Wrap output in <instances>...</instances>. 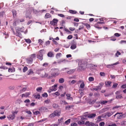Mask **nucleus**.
<instances>
[{"instance_id": "nucleus-2", "label": "nucleus", "mask_w": 126, "mask_h": 126, "mask_svg": "<svg viewBox=\"0 0 126 126\" xmlns=\"http://www.w3.org/2000/svg\"><path fill=\"white\" fill-rule=\"evenodd\" d=\"M36 57L35 54H33L31 55L27 60V62L28 63H32L33 62V59H35Z\"/></svg>"}, {"instance_id": "nucleus-7", "label": "nucleus", "mask_w": 126, "mask_h": 126, "mask_svg": "<svg viewBox=\"0 0 126 126\" xmlns=\"http://www.w3.org/2000/svg\"><path fill=\"white\" fill-rule=\"evenodd\" d=\"M39 110L40 111L47 112L48 111V109L46 107H42L39 108Z\"/></svg>"}, {"instance_id": "nucleus-59", "label": "nucleus", "mask_w": 126, "mask_h": 126, "mask_svg": "<svg viewBox=\"0 0 126 126\" xmlns=\"http://www.w3.org/2000/svg\"><path fill=\"white\" fill-rule=\"evenodd\" d=\"M118 84L117 83H115L112 86V87L113 88H116L118 85Z\"/></svg>"}, {"instance_id": "nucleus-53", "label": "nucleus", "mask_w": 126, "mask_h": 126, "mask_svg": "<svg viewBox=\"0 0 126 126\" xmlns=\"http://www.w3.org/2000/svg\"><path fill=\"white\" fill-rule=\"evenodd\" d=\"M4 14V12L3 11L0 12V17H2Z\"/></svg>"}, {"instance_id": "nucleus-38", "label": "nucleus", "mask_w": 126, "mask_h": 126, "mask_svg": "<svg viewBox=\"0 0 126 126\" xmlns=\"http://www.w3.org/2000/svg\"><path fill=\"white\" fill-rule=\"evenodd\" d=\"M94 77H90L88 78V80L90 81H94Z\"/></svg>"}, {"instance_id": "nucleus-27", "label": "nucleus", "mask_w": 126, "mask_h": 126, "mask_svg": "<svg viewBox=\"0 0 126 126\" xmlns=\"http://www.w3.org/2000/svg\"><path fill=\"white\" fill-rule=\"evenodd\" d=\"M13 13V17H16V11L14 10H13L12 11Z\"/></svg>"}, {"instance_id": "nucleus-55", "label": "nucleus", "mask_w": 126, "mask_h": 126, "mask_svg": "<svg viewBox=\"0 0 126 126\" xmlns=\"http://www.w3.org/2000/svg\"><path fill=\"white\" fill-rule=\"evenodd\" d=\"M47 118H44L42 119L41 120L38 121V122H40L42 121H45L47 120Z\"/></svg>"}, {"instance_id": "nucleus-43", "label": "nucleus", "mask_w": 126, "mask_h": 126, "mask_svg": "<svg viewBox=\"0 0 126 126\" xmlns=\"http://www.w3.org/2000/svg\"><path fill=\"white\" fill-rule=\"evenodd\" d=\"M108 102V101L106 100H103L102 101L100 102V103L102 104V105H103L105 104V103H106Z\"/></svg>"}, {"instance_id": "nucleus-36", "label": "nucleus", "mask_w": 126, "mask_h": 126, "mask_svg": "<svg viewBox=\"0 0 126 126\" xmlns=\"http://www.w3.org/2000/svg\"><path fill=\"white\" fill-rule=\"evenodd\" d=\"M56 116V115L54 114V112L50 114L49 116V117L50 118H53Z\"/></svg>"}, {"instance_id": "nucleus-46", "label": "nucleus", "mask_w": 126, "mask_h": 126, "mask_svg": "<svg viewBox=\"0 0 126 126\" xmlns=\"http://www.w3.org/2000/svg\"><path fill=\"white\" fill-rule=\"evenodd\" d=\"M32 73H33V71L32 69H30L29 70L28 72V75H30Z\"/></svg>"}, {"instance_id": "nucleus-15", "label": "nucleus", "mask_w": 126, "mask_h": 126, "mask_svg": "<svg viewBox=\"0 0 126 126\" xmlns=\"http://www.w3.org/2000/svg\"><path fill=\"white\" fill-rule=\"evenodd\" d=\"M16 33H15V34L16 36H18L20 38H22V36L20 32H19V31H18V30H17V29H16Z\"/></svg>"}, {"instance_id": "nucleus-6", "label": "nucleus", "mask_w": 126, "mask_h": 126, "mask_svg": "<svg viewBox=\"0 0 126 126\" xmlns=\"http://www.w3.org/2000/svg\"><path fill=\"white\" fill-rule=\"evenodd\" d=\"M58 21V20L56 18L53 19L52 21H50V24L52 25L53 26H55L57 24V23Z\"/></svg>"}, {"instance_id": "nucleus-22", "label": "nucleus", "mask_w": 126, "mask_h": 126, "mask_svg": "<svg viewBox=\"0 0 126 126\" xmlns=\"http://www.w3.org/2000/svg\"><path fill=\"white\" fill-rule=\"evenodd\" d=\"M47 55L48 57H51L53 56V54L51 52H49L47 53Z\"/></svg>"}, {"instance_id": "nucleus-58", "label": "nucleus", "mask_w": 126, "mask_h": 126, "mask_svg": "<svg viewBox=\"0 0 126 126\" xmlns=\"http://www.w3.org/2000/svg\"><path fill=\"white\" fill-rule=\"evenodd\" d=\"M43 42V41L41 39H39L38 40V43H39V44L41 45H42V43Z\"/></svg>"}, {"instance_id": "nucleus-42", "label": "nucleus", "mask_w": 126, "mask_h": 126, "mask_svg": "<svg viewBox=\"0 0 126 126\" xmlns=\"http://www.w3.org/2000/svg\"><path fill=\"white\" fill-rule=\"evenodd\" d=\"M26 88H23L22 89L20 90V92L22 93L26 90Z\"/></svg>"}, {"instance_id": "nucleus-29", "label": "nucleus", "mask_w": 126, "mask_h": 126, "mask_svg": "<svg viewBox=\"0 0 126 126\" xmlns=\"http://www.w3.org/2000/svg\"><path fill=\"white\" fill-rule=\"evenodd\" d=\"M64 81V79L63 78H61L59 79V83H62Z\"/></svg>"}, {"instance_id": "nucleus-34", "label": "nucleus", "mask_w": 126, "mask_h": 126, "mask_svg": "<svg viewBox=\"0 0 126 126\" xmlns=\"http://www.w3.org/2000/svg\"><path fill=\"white\" fill-rule=\"evenodd\" d=\"M122 97V94H121L118 95H117L116 96V98L117 99H121Z\"/></svg>"}, {"instance_id": "nucleus-31", "label": "nucleus", "mask_w": 126, "mask_h": 126, "mask_svg": "<svg viewBox=\"0 0 126 126\" xmlns=\"http://www.w3.org/2000/svg\"><path fill=\"white\" fill-rule=\"evenodd\" d=\"M111 116V114H110V112H107L105 113V116H107L109 117Z\"/></svg>"}, {"instance_id": "nucleus-4", "label": "nucleus", "mask_w": 126, "mask_h": 126, "mask_svg": "<svg viewBox=\"0 0 126 126\" xmlns=\"http://www.w3.org/2000/svg\"><path fill=\"white\" fill-rule=\"evenodd\" d=\"M43 51L41 50L39 51L38 54L37 55V58L41 61L43 59Z\"/></svg>"}, {"instance_id": "nucleus-64", "label": "nucleus", "mask_w": 126, "mask_h": 126, "mask_svg": "<svg viewBox=\"0 0 126 126\" xmlns=\"http://www.w3.org/2000/svg\"><path fill=\"white\" fill-rule=\"evenodd\" d=\"M105 125V123L104 122H101L99 124V125L100 126H104Z\"/></svg>"}, {"instance_id": "nucleus-52", "label": "nucleus", "mask_w": 126, "mask_h": 126, "mask_svg": "<svg viewBox=\"0 0 126 126\" xmlns=\"http://www.w3.org/2000/svg\"><path fill=\"white\" fill-rule=\"evenodd\" d=\"M121 54V53L119 51H117L116 53V56L118 57L119 55H120Z\"/></svg>"}, {"instance_id": "nucleus-41", "label": "nucleus", "mask_w": 126, "mask_h": 126, "mask_svg": "<svg viewBox=\"0 0 126 126\" xmlns=\"http://www.w3.org/2000/svg\"><path fill=\"white\" fill-rule=\"evenodd\" d=\"M28 69V68L26 66H25L24 67V68L23 70V72H25L26 71H27Z\"/></svg>"}, {"instance_id": "nucleus-5", "label": "nucleus", "mask_w": 126, "mask_h": 126, "mask_svg": "<svg viewBox=\"0 0 126 126\" xmlns=\"http://www.w3.org/2000/svg\"><path fill=\"white\" fill-rule=\"evenodd\" d=\"M104 84V83L101 82L99 84L98 86H96L95 87L93 88V89L96 91H97L98 90H100Z\"/></svg>"}, {"instance_id": "nucleus-56", "label": "nucleus", "mask_w": 126, "mask_h": 126, "mask_svg": "<svg viewBox=\"0 0 126 126\" xmlns=\"http://www.w3.org/2000/svg\"><path fill=\"white\" fill-rule=\"evenodd\" d=\"M15 87L14 86H11L9 87V89L11 90H13Z\"/></svg>"}, {"instance_id": "nucleus-24", "label": "nucleus", "mask_w": 126, "mask_h": 126, "mask_svg": "<svg viewBox=\"0 0 126 126\" xmlns=\"http://www.w3.org/2000/svg\"><path fill=\"white\" fill-rule=\"evenodd\" d=\"M23 27L20 28L18 27H16V29H17V30L18 31H20L21 32H24L23 29Z\"/></svg>"}, {"instance_id": "nucleus-32", "label": "nucleus", "mask_w": 126, "mask_h": 126, "mask_svg": "<svg viewBox=\"0 0 126 126\" xmlns=\"http://www.w3.org/2000/svg\"><path fill=\"white\" fill-rule=\"evenodd\" d=\"M69 11L70 13L72 14H75L77 13V12L75 10H70Z\"/></svg>"}, {"instance_id": "nucleus-48", "label": "nucleus", "mask_w": 126, "mask_h": 126, "mask_svg": "<svg viewBox=\"0 0 126 126\" xmlns=\"http://www.w3.org/2000/svg\"><path fill=\"white\" fill-rule=\"evenodd\" d=\"M96 101V99H94L92 101H90L89 102V104L90 105H92L93 104L94 102H95Z\"/></svg>"}, {"instance_id": "nucleus-33", "label": "nucleus", "mask_w": 126, "mask_h": 126, "mask_svg": "<svg viewBox=\"0 0 126 126\" xmlns=\"http://www.w3.org/2000/svg\"><path fill=\"white\" fill-rule=\"evenodd\" d=\"M51 17V15L49 13H47L45 16V17L46 18H48Z\"/></svg>"}, {"instance_id": "nucleus-14", "label": "nucleus", "mask_w": 126, "mask_h": 126, "mask_svg": "<svg viewBox=\"0 0 126 126\" xmlns=\"http://www.w3.org/2000/svg\"><path fill=\"white\" fill-rule=\"evenodd\" d=\"M15 117V114H12L11 115H8L7 117L9 120H13L14 119Z\"/></svg>"}, {"instance_id": "nucleus-63", "label": "nucleus", "mask_w": 126, "mask_h": 126, "mask_svg": "<svg viewBox=\"0 0 126 126\" xmlns=\"http://www.w3.org/2000/svg\"><path fill=\"white\" fill-rule=\"evenodd\" d=\"M73 37V36L71 35H70L68 36L67 38L69 39H72Z\"/></svg>"}, {"instance_id": "nucleus-26", "label": "nucleus", "mask_w": 126, "mask_h": 126, "mask_svg": "<svg viewBox=\"0 0 126 126\" xmlns=\"http://www.w3.org/2000/svg\"><path fill=\"white\" fill-rule=\"evenodd\" d=\"M86 27V28L88 30L89 29H90L91 26L89 24H88L87 23H85L83 24Z\"/></svg>"}, {"instance_id": "nucleus-1", "label": "nucleus", "mask_w": 126, "mask_h": 126, "mask_svg": "<svg viewBox=\"0 0 126 126\" xmlns=\"http://www.w3.org/2000/svg\"><path fill=\"white\" fill-rule=\"evenodd\" d=\"M78 64V69L80 70H84L85 68V65L87 63L86 60L77 59L76 60Z\"/></svg>"}, {"instance_id": "nucleus-9", "label": "nucleus", "mask_w": 126, "mask_h": 126, "mask_svg": "<svg viewBox=\"0 0 126 126\" xmlns=\"http://www.w3.org/2000/svg\"><path fill=\"white\" fill-rule=\"evenodd\" d=\"M57 85L55 84L51 87L49 88V89L52 91H55L57 90Z\"/></svg>"}, {"instance_id": "nucleus-44", "label": "nucleus", "mask_w": 126, "mask_h": 126, "mask_svg": "<svg viewBox=\"0 0 126 126\" xmlns=\"http://www.w3.org/2000/svg\"><path fill=\"white\" fill-rule=\"evenodd\" d=\"M123 115L121 114L120 115H118L117 116V118L118 119H121L123 117Z\"/></svg>"}, {"instance_id": "nucleus-62", "label": "nucleus", "mask_w": 126, "mask_h": 126, "mask_svg": "<svg viewBox=\"0 0 126 126\" xmlns=\"http://www.w3.org/2000/svg\"><path fill=\"white\" fill-rule=\"evenodd\" d=\"M77 125L78 124L76 123H72L71 125V126H77Z\"/></svg>"}, {"instance_id": "nucleus-20", "label": "nucleus", "mask_w": 126, "mask_h": 126, "mask_svg": "<svg viewBox=\"0 0 126 126\" xmlns=\"http://www.w3.org/2000/svg\"><path fill=\"white\" fill-rule=\"evenodd\" d=\"M65 62V60L63 59H61L59 60H58L57 61V63L59 64H61L62 63H64Z\"/></svg>"}, {"instance_id": "nucleus-10", "label": "nucleus", "mask_w": 126, "mask_h": 126, "mask_svg": "<svg viewBox=\"0 0 126 126\" xmlns=\"http://www.w3.org/2000/svg\"><path fill=\"white\" fill-rule=\"evenodd\" d=\"M119 63V62H117L113 64H111L107 65L106 66L107 68H113L114 66V65H116L117 64H118Z\"/></svg>"}, {"instance_id": "nucleus-35", "label": "nucleus", "mask_w": 126, "mask_h": 126, "mask_svg": "<svg viewBox=\"0 0 126 126\" xmlns=\"http://www.w3.org/2000/svg\"><path fill=\"white\" fill-rule=\"evenodd\" d=\"M70 119H68L64 123L66 124V125H68L70 123Z\"/></svg>"}, {"instance_id": "nucleus-23", "label": "nucleus", "mask_w": 126, "mask_h": 126, "mask_svg": "<svg viewBox=\"0 0 126 126\" xmlns=\"http://www.w3.org/2000/svg\"><path fill=\"white\" fill-rule=\"evenodd\" d=\"M75 71L74 69H70L69 71H67V73L68 74H70L73 73Z\"/></svg>"}, {"instance_id": "nucleus-40", "label": "nucleus", "mask_w": 126, "mask_h": 126, "mask_svg": "<svg viewBox=\"0 0 126 126\" xmlns=\"http://www.w3.org/2000/svg\"><path fill=\"white\" fill-rule=\"evenodd\" d=\"M85 86V84L84 82H82L80 84V87L81 88H83Z\"/></svg>"}, {"instance_id": "nucleus-39", "label": "nucleus", "mask_w": 126, "mask_h": 126, "mask_svg": "<svg viewBox=\"0 0 126 126\" xmlns=\"http://www.w3.org/2000/svg\"><path fill=\"white\" fill-rule=\"evenodd\" d=\"M62 54L61 53H58L56 54V58L58 59L61 56Z\"/></svg>"}, {"instance_id": "nucleus-60", "label": "nucleus", "mask_w": 126, "mask_h": 126, "mask_svg": "<svg viewBox=\"0 0 126 126\" xmlns=\"http://www.w3.org/2000/svg\"><path fill=\"white\" fill-rule=\"evenodd\" d=\"M100 74L101 76H104L105 75V74L104 72H100Z\"/></svg>"}, {"instance_id": "nucleus-47", "label": "nucleus", "mask_w": 126, "mask_h": 126, "mask_svg": "<svg viewBox=\"0 0 126 126\" xmlns=\"http://www.w3.org/2000/svg\"><path fill=\"white\" fill-rule=\"evenodd\" d=\"M34 97L36 99L38 98L39 99L40 98V95L39 94H38L35 95Z\"/></svg>"}, {"instance_id": "nucleus-11", "label": "nucleus", "mask_w": 126, "mask_h": 126, "mask_svg": "<svg viewBox=\"0 0 126 126\" xmlns=\"http://www.w3.org/2000/svg\"><path fill=\"white\" fill-rule=\"evenodd\" d=\"M26 16L27 18L31 19L32 18V16L31 15V13L29 11H27L26 14Z\"/></svg>"}, {"instance_id": "nucleus-28", "label": "nucleus", "mask_w": 126, "mask_h": 126, "mask_svg": "<svg viewBox=\"0 0 126 126\" xmlns=\"http://www.w3.org/2000/svg\"><path fill=\"white\" fill-rule=\"evenodd\" d=\"M24 40L25 41V42L28 44H30L32 42L31 40L29 39H25Z\"/></svg>"}, {"instance_id": "nucleus-13", "label": "nucleus", "mask_w": 126, "mask_h": 126, "mask_svg": "<svg viewBox=\"0 0 126 126\" xmlns=\"http://www.w3.org/2000/svg\"><path fill=\"white\" fill-rule=\"evenodd\" d=\"M54 113L56 115V116H59L61 113V111L60 110H55L54 111Z\"/></svg>"}, {"instance_id": "nucleus-45", "label": "nucleus", "mask_w": 126, "mask_h": 126, "mask_svg": "<svg viewBox=\"0 0 126 126\" xmlns=\"http://www.w3.org/2000/svg\"><path fill=\"white\" fill-rule=\"evenodd\" d=\"M42 96L43 97H47L48 96V94L46 93H45L44 94H42Z\"/></svg>"}, {"instance_id": "nucleus-50", "label": "nucleus", "mask_w": 126, "mask_h": 126, "mask_svg": "<svg viewBox=\"0 0 126 126\" xmlns=\"http://www.w3.org/2000/svg\"><path fill=\"white\" fill-rule=\"evenodd\" d=\"M100 94L99 93H95L94 94V95L95 97H98L100 96Z\"/></svg>"}, {"instance_id": "nucleus-8", "label": "nucleus", "mask_w": 126, "mask_h": 126, "mask_svg": "<svg viewBox=\"0 0 126 126\" xmlns=\"http://www.w3.org/2000/svg\"><path fill=\"white\" fill-rule=\"evenodd\" d=\"M41 78H47V79H49L51 77H52V76H48V74L46 73L45 72V75H44L43 74H41Z\"/></svg>"}, {"instance_id": "nucleus-16", "label": "nucleus", "mask_w": 126, "mask_h": 126, "mask_svg": "<svg viewBox=\"0 0 126 126\" xmlns=\"http://www.w3.org/2000/svg\"><path fill=\"white\" fill-rule=\"evenodd\" d=\"M85 124L86 125V126H94V123L89 121H86L85 123Z\"/></svg>"}, {"instance_id": "nucleus-18", "label": "nucleus", "mask_w": 126, "mask_h": 126, "mask_svg": "<svg viewBox=\"0 0 126 126\" xmlns=\"http://www.w3.org/2000/svg\"><path fill=\"white\" fill-rule=\"evenodd\" d=\"M96 116V114H95L92 113L88 115V117L90 118H94Z\"/></svg>"}, {"instance_id": "nucleus-49", "label": "nucleus", "mask_w": 126, "mask_h": 126, "mask_svg": "<svg viewBox=\"0 0 126 126\" xmlns=\"http://www.w3.org/2000/svg\"><path fill=\"white\" fill-rule=\"evenodd\" d=\"M44 68H41L40 69H39L37 71H39V72L38 73V74H40V72L44 70Z\"/></svg>"}, {"instance_id": "nucleus-19", "label": "nucleus", "mask_w": 126, "mask_h": 126, "mask_svg": "<svg viewBox=\"0 0 126 126\" xmlns=\"http://www.w3.org/2000/svg\"><path fill=\"white\" fill-rule=\"evenodd\" d=\"M66 95L67 96V99L70 100H73V98L72 97H70L71 95L70 94H66Z\"/></svg>"}, {"instance_id": "nucleus-21", "label": "nucleus", "mask_w": 126, "mask_h": 126, "mask_svg": "<svg viewBox=\"0 0 126 126\" xmlns=\"http://www.w3.org/2000/svg\"><path fill=\"white\" fill-rule=\"evenodd\" d=\"M30 94V93H26L25 94H22V97H28Z\"/></svg>"}, {"instance_id": "nucleus-57", "label": "nucleus", "mask_w": 126, "mask_h": 126, "mask_svg": "<svg viewBox=\"0 0 126 126\" xmlns=\"http://www.w3.org/2000/svg\"><path fill=\"white\" fill-rule=\"evenodd\" d=\"M48 65V64L47 63H43L42 65V66L46 67Z\"/></svg>"}, {"instance_id": "nucleus-3", "label": "nucleus", "mask_w": 126, "mask_h": 126, "mask_svg": "<svg viewBox=\"0 0 126 126\" xmlns=\"http://www.w3.org/2000/svg\"><path fill=\"white\" fill-rule=\"evenodd\" d=\"M52 71L53 72L51 73V75L52 77L53 76H54L55 75L57 76L59 74V70L57 69L54 68L52 69Z\"/></svg>"}, {"instance_id": "nucleus-54", "label": "nucleus", "mask_w": 126, "mask_h": 126, "mask_svg": "<svg viewBox=\"0 0 126 126\" xmlns=\"http://www.w3.org/2000/svg\"><path fill=\"white\" fill-rule=\"evenodd\" d=\"M47 104L49 103L50 102V100L49 99H47L44 101Z\"/></svg>"}, {"instance_id": "nucleus-12", "label": "nucleus", "mask_w": 126, "mask_h": 126, "mask_svg": "<svg viewBox=\"0 0 126 126\" xmlns=\"http://www.w3.org/2000/svg\"><path fill=\"white\" fill-rule=\"evenodd\" d=\"M19 19L17 18L14 21L13 25L16 27L19 23Z\"/></svg>"}, {"instance_id": "nucleus-61", "label": "nucleus", "mask_w": 126, "mask_h": 126, "mask_svg": "<svg viewBox=\"0 0 126 126\" xmlns=\"http://www.w3.org/2000/svg\"><path fill=\"white\" fill-rule=\"evenodd\" d=\"M120 43L121 44H126V40H121L120 42Z\"/></svg>"}, {"instance_id": "nucleus-25", "label": "nucleus", "mask_w": 126, "mask_h": 126, "mask_svg": "<svg viewBox=\"0 0 126 126\" xmlns=\"http://www.w3.org/2000/svg\"><path fill=\"white\" fill-rule=\"evenodd\" d=\"M33 114L35 115H40V112L37 111H35L34 110H33Z\"/></svg>"}, {"instance_id": "nucleus-30", "label": "nucleus", "mask_w": 126, "mask_h": 126, "mask_svg": "<svg viewBox=\"0 0 126 126\" xmlns=\"http://www.w3.org/2000/svg\"><path fill=\"white\" fill-rule=\"evenodd\" d=\"M78 123L79 125H81L84 124V122L83 121L81 120L78 121Z\"/></svg>"}, {"instance_id": "nucleus-17", "label": "nucleus", "mask_w": 126, "mask_h": 126, "mask_svg": "<svg viewBox=\"0 0 126 126\" xmlns=\"http://www.w3.org/2000/svg\"><path fill=\"white\" fill-rule=\"evenodd\" d=\"M77 43L75 42H74L72 44L70 48L72 49H74L76 48L77 47Z\"/></svg>"}, {"instance_id": "nucleus-37", "label": "nucleus", "mask_w": 126, "mask_h": 126, "mask_svg": "<svg viewBox=\"0 0 126 126\" xmlns=\"http://www.w3.org/2000/svg\"><path fill=\"white\" fill-rule=\"evenodd\" d=\"M42 88L41 87H38L36 89V91L38 92H40L42 90Z\"/></svg>"}, {"instance_id": "nucleus-51", "label": "nucleus", "mask_w": 126, "mask_h": 126, "mask_svg": "<svg viewBox=\"0 0 126 126\" xmlns=\"http://www.w3.org/2000/svg\"><path fill=\"white\" fill-rule=\"evenodd\" d=\"M7 68H8L5 67V66H0V69H3L4 70L7 69Z\"/></svg>"}]
</instances>
